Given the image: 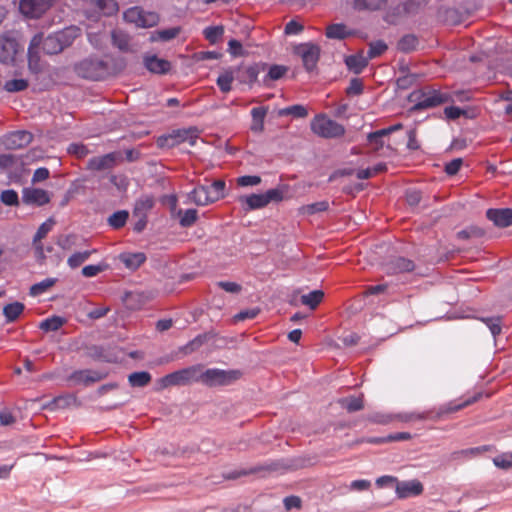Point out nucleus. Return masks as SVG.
I'll list each match as a JSON object with an SVG mask.
<instances>
[{
  "mask_svg": "<svg viewBox=\"0 0 512 512\" xmlns=\"http://www.w3.org/2000/svg\"><path fill=\"white\" fill-rule=\"evenodd\" d=\"M79 31V28L71 26L51 34L45 39H43L42 34H36L32 38L28 48L30 68H32L34 62L38 61V48L40 45H42V48L46 54H58L73 43V41L79 36Z\"/></svg>",
  "mask_w": 512,
  "mask_h": 512,
  "instance_id": "f257e3e1",
  "label": "nucleus"
},
{
  "mask_svg": "<svg viewBox=\"0 0 512 512\" xmlns=\"http://www.w3.org/2000/svg\"><path fill=\"white\" fill-rule=\"evenodd\" d=\"M74 71L82 78L98 81L111 76L112 67L99 57H87L75 64Z\"/></svg>",
  "mask_w": 512,
  "mask_h": 512,
  "instance_id": "f03ea898",
  "label": "nucleus"
},
{
  "mask_svg": "<svg viewBox=\"0 0 512 512\" xmlns=\"http://www.w3.org/2000/svg\"><path fill=\"white\" fill-rule=\"evenodd\" d=\"M409 100L415 102L412 111L429 109L453 101L449 94L434 89L414 91L410 94Z\"/></svg>",
  "mask_w": 512,
  "mask_h": 512,
  "instance_id": "7ed1b4c3",
  "label": "nucleus"
},
{
  "mask_svg": "<svg viewBox=\"0 0 512 512\" xmlns=\"http://www.w3.org/2000/svg\"><path fill=\"white\" fill-rule=\"evenodd\" d=\"M242 376L240 370H222L211 368L204 370V366L200 364L199 382L208 386H227L239 380Z\"/></svg>",
  "mask_w": 512,
  "mask_h": 512,
  "instance_id": "20e7f679",
  "label": "nucleus"
},
{
  "mask_svg": "<svg viewBox=\"0 0 512 512\" xmlns=\"http://www.w3.org/2000/svg\"><path fill=\"white\" fill-rule=\"evenodd\" d=\"M310 128L314 134L325 139L339 138L345 134L344 126L325 114L316 115L310 122Z\"/></svg>",
  "mask_w": 512,
  "mask_h": 512,
  "instance_id": "39448f33",
  "label": "nucleus"
},
{
  "mask_svg": "<svg viewBox=\"0 0 512 512\" xmlns=\"http://www.w3.org/2000/svg\"><path fill=\"white\" fill-rule=\"evenodd\" d=\"M200 364L192 365L161 378V385L163 387L169 386H186L194 382H199Z\"/></svg>",
  "mask_w": 512,
  "mask_h": 512,
  "instance_id": "423d86ee",
  "label": "nucleus"
},
{
  "mask_svg": "<svg viewBox=\"0 0 512 512\" xmlns=\"http://www.w3.org/2000/svg\"><path fill=\"white\" fill-rule=\"evenodd\" d=\"M197 137V128L178 129L168 135L160 136L157 139V145L160 148H172L185 141L194 145Z\"/></svg>",
  "mask_w": 512,
  "mask_h": 512,
  "instance_id": "0eeeda50",
  "label": "nucleus"
},
{
  "mask_svg": "<svg viewBox=\"0 0 512 512\" xmlns=\"http://www.w3.org/2000/svg\"><path fill=\"white\" fill-rule=\"evenodd\" d=\"M123 153L114 151L102 156H95L88 160L87 169L91 171H106L113 169L116 165L123 162Z\"/></svg>",
  "mask_w": 512,
  "mask_h": 512,
  "instance_id": "6e6552de",
  "label": "nucleus"
},
{
  "mask_svg": "<svg viewBox=\"0 0 512 512\" xmlns=\"http://www.w3.org/2000/svg\"><path fill=\"white\" fill-rule=\"evenodd\" d=\"M33 135L25 130L14 131L1 138V144L7 150L21 149L31 143Z\"/></svg>",
  "mask_w": 512,
  "mask_h": 512,
  "instance_id": "1a4fd4ad",
  "label": "nucleus"
},
{
  "mask_svg": "<svg viewBox=\"0 0 512 512\" xmlns=\"http://www.w3.org/2000/svg\"><path fill=\"white\" fill-rule=\"evenodd\" d=\"M55 0H21L20 12L30 18H39L52 5Z\"/></svg>",
  "mask_w": 512,
  "mask_h": 512,
  "instance_id": "9d476101",
  "label": "nucleus"
},
{
  "mask_svg": "<svg viewBox=\"0 0 512 512\" xmlns=\"http://www.w3.org/2000/svg\"><path fill=\"white\" fill-rule=\"evenodd\" d=\"M20 50V46L14 37L9 35L0 36V62L12 64Z\"/></svg>",
  "mask_w": 512,
  "mask_h": 512,
  "instance_id": "9b49d317",
  "label": "nucleus"
},
{
  "mask_svg": "<svg viewBox=\"0 0 512 512\" xmlns=\"http://www.w3.org/2000/svg\"><path fill=\"white\" fill-rule=\"evenodd\" d=\"M296 52L301 56L303 65L307 71H312L319 60L320 47L313 43L301 44L297 47Z\"/></svg>",
  "mask_w": 512,
  "mask_h": 512,
  "instance_id": "f8f14e48",
  "label": "nucleus"
},
{
  "mask_svg": "<svg viewBox=\"0 0 512 512\" xmlns=\"http://www.w3.org/2000/svg\"><path fill=\"white\" fill-rule=\"evenodd\" d=\"M266 64H253L250 66H240L234 71L236 79L241 83L253 84L261 71H264Z\"/></svg>",
  "mask_w": 512,
  "mask_h": 512,
  "instance_id": "ddd939ff",
  "label": "nucleus"
},
{
  "mask_svg": "<svg viewBox=\"0 0 512 512\" xmlns=\"http://www.w3.org/2000/svg\"><path fill=\"white\" fill-rule=\"evenodd\" d=\"M424 487L419 480L398 481L395 491L400 499L418 496L423 493Z\"/></svg>",
  "mask_w": 512,
  "mask_h": 512,
  "instance_id": "4468645a",
  "label": "nucleus"
},
{
  "mask_svg": "<svg viewBox=\"0 0 512 512\" xmlns=\"http://www.w3.org/2000/svg\"><path fill=\"white\" fill-rule=\"evenodd\" d=\"M22 201L28 205L42 206L50 201V196L43 189L27 187L23 189Z\"/></svg>",
  "mask_w": 512,
  "mask_h": 512,
  "instance_id": "2eb2a0df",
  "label": "nucleus"
},
{
  "mask_svg": "<svg viewBox=\"0 0 512 512\" xmlns=\"http://www.w3.org/2000/svg\"><path fill=\"white\" fill-rule=\"evenodd\" d=\"M385 272L389 275L399 273L412 272L415 269V264L412 260L405 257H394L384 265Z\"/></svg>",
  "mask_w": 512,
  "mask_h": 512,
  "instance_id": "dca6fc26",
  "label": "nucleus"
},
{
  "mask_svg": "<svg viewBox=\"0 0 512 512\" xmlns=\"http://www.w3.org/2000/svg\"><path fill=\"white\" fill-rule=\"evenodd\" d=\"M106 376V373L85 369L73 372L70 375L69 379L76 384L90 385L92 383L103 380L104 378H106Z\"/></svg>",
  "mask_w": 512,
  "mask_h": 512,
  "instance_id": "f3484780",
  "label": "nucleus"
},
{
  "mask_svg": "<svg viewBox=\"0 0 512 512\" xmlns=\"http://www.w3.org/2000/svg\"><path fill=\"white\" fill-rule=\"evenodd\" d=\"M486 217L500 228L508 227L512 224V209H488Z\"/></svg>",
  "mask_w": 512,
  "mask_h": 512,
  "instance_id": "a211bd4d",
  "label": "nucleus"
},
{
  "mask_svg": "<svg viewBox=\"0 0 512 512\" xmlns=\"http://www.w3.org/2000/svg\"><path fill=\"white\" fill-rule=\"evenodd\" d=\"M493 449L490 445H484L480 447H474V448H468V449H462L458 451L452 452L448 456V461H458L462 459H470L478 457L479 455L483 454L484 452H489Z\"/></svg>",
  "mask_w": 512,
  "mask_h": 512,
  "instance_id": "6ab92c4d",
  "label": "nucleus"
},
{
  "mask_svg": "<svg viewBox=\"0 0 512 512\" xmlns=\"http://www.w3.org/2000/svg\"><path fill=\"white\" fill-rule=\"evenodd\" d=\"M189 197L196 205L199 206H204L216 201V197L213 196L210 188L207 186L196 187L190 192Z\"/></svg>",
  "mask_w": 512,
  "mask_h": 512,
  "instance_id": "aec40b11",
  "label": "nucleus"
},
{
  "mask_svg": "<svg viewBox=\"0 0 512 512\" xmlns=\"http://www.w3.org/2000/svg\"><path fill=\"white\" fill-rule=\"evenodd\" d=\"M145 67L152 73L166 74L170 70V62L157 56H149L144 59Z\"/></svg>",
  "mask_w": 512,
  "mask_h": 512,
  "instance_id": "412c9836",
  "label": "nucleus"
},
{
  "mask_svg": "<svg viewBox=\"0 0 512 512\" xmlns=\"http://www.w3.org/2000/svg\"><path fill=\"white\" fill-rule=\"evenodd\" d=\"M119 260L130 270L138 269L145 261L146 255L142 252L136 253H121Z\"/></svg>",
  "mask_w": 512,
  "mask_h": 512,
  "instance_id": "4be33fe9",
  "label": "nucleus"
},
{
  "mask_svg": "<svg viewBox=\"0 0 512 512\" xmlns=\"http://www.w3.org/2000/svg\"><path fill=\"white\" fill-rule=\"evenodd\" d=\"M112 44L122 52H131V38L130 36L120 29L113 30L111 33Z\"/></svg>",
  "mask_w": 512,
  "mask_h": 512,
  "instance_id": "5701e85b",
  "label": "nucleus"
},
{
  "mask_svg": "<svg viewBox=\"0 0 512 512\" xmlns=\"http://www.w3.org/2000/svg\"><path fill=\"white\" fill-rule=\"evenodd\" d=\"M239 201L242 204L246 205V207L244 208V210L246 212L251 211V210L261 209V208L267 206L266 198H264L263 193L262 194H251L248 196H241V197H239Z\"/></svg>",
  "mask_w": 512,
  "mask_h": 512,
  "instance_id": "b1692460",
  "label": "nucleus"
},
{
  "mask_svg": "<svg viewBox=\"0 0 512 512\" xmlns=\"http://www.w3.org/2000/svg\"><path fill=\"white\" fill-rule=\"evenodd\" d=\"M267 107H256L251 111L252 124L251 130L253 132H262L264 130V119L267 115Z\"/></svg>",
  "mask_w": 512,
  "mask_h": 512,
  "instance_id": "393cba45",
  "label": "nucleus"
},
{
  "mask_svg": "<svg viewBox=\"0 0 512 512\" xmlns=\"http://www.w3.org/2000/svg\"><path fill=\"white\" fill-rule=\"evenodd\" d=\"M173 217L179 218L180 226L187 228L195 224L198 219V212L196 209H188L186 211L178 209Z\"/></svg>",
  "mask_w": 512,
  "mask_h": 512,
  "instance_id": "a878e982",
  "label": "nucleus"
},
{
  "mask_svg": "<svg viewBox=\"0 0 512 512\" xmlns=\"http://www.w3.org/2000/svg\"><path fill=\"white\" fill-rule=\"evenodd\" d=\"M386 0H353V8L357 11H375L386 6Z\"/></svg>",
  "mask_w": 512,
  "mask_h": 512,
  "instance_id": "bb28decb",
  "label": "nucleus"
},
{
  "mask_svg": "<svg viewBox=\"0 0 512 512\" xmlns=\"http://www.w3.org/2000/svg\"><path fill=\"white\" fill-rule=\"evenodd\" d=\"M76 401V398L72 394L61 395L53 398L51 401L44 405V408L49 410L64 409L70 406Z\"/></svg>",
  "mask_w": 512,
  "mask_h": 512,
  "instance_id": "cd10ccee",
  "label": "nucleus"
},
{
  "mask_svg": "<svg viewBox=\"0 0 512 512\" xmlns=\"http://www.w3.org/2000/svg\"><path fill=\"white\" fill-rule=\"evenodd\" d=\"M419 40L414 34H406L397 43V49L403 53H410L417 49Z\"/></svg>",
  "mask_w": 512,
  "mask_h": 512,
  "instance_id": "c85d7f7f",
  "label": "nucleus"
},
{
  "mask_svg": "<svg viewBox=\"0 0 512 512\" xmlns=\"http://www.w3.org/2000/svg\"><path fill=\"white\" fill-rule=\"evenodd\" d=\"M208 341V334H200L193 340L189 341L186 345L179 348V352L183 355H189L197 351L203 344Z\"/></svg>",
  "mask_w": 512,
  "mask_h": 512,
  "instance_id": "c756f323",
  "label": "nucleus"
},
{
  "mask_svg": "<svg viewBox=\"0 0 512 512\" xmlns=\"http://www.w3.org/2000/svg\"><path fill=\"white\" fill-rule=\"evenodd\" d=\"M345 63L351 71L359 74L368 65V59L362 55H351L346 57Z\"/></svg>",
  "mask_w": 512,
  "mask_h": 512,
  "instance_id": "7c9ffc66",
  "label": "nucleus"
},
{
  "mask_svg": "<svg viewBox=\"0 0 512 512\" xmlns=\"http://www.w3.org/2000/svg\"><path fill=\"white\" fill-rule=\"evenodd\" d=\"M338 403L342 408L346 409L350 413L360 411L364 407L362 397H345L339 399Z\"/></svg>",
  "mask_w": 512,
  "mask_h": 512,
  "instance_id": "2f4dec72",
  "label": "nucleus"
},
{
  "mask_svg": "<svg viewBox=\"0 0 512 512\" xmlns=\"http://www.w3.org/2000/svg\"><path fill=\"white\" fill-rule=\"evenodd\" d=\"M128 218H129L128 211L119 210L108 217L107 223L113 229L118 230L125 226Z\"/></svg>",
  "mask_w": 512,
  "mask_h": 512,
  "instance_id": "473e14b6",
  "label": "nucleus"
},
{
  "mask_svg": "<svg viewBox=\"0 0 512 512\" xmlns=\"http://www.w3.org/2000/svg\"><path fill=\"white\" fill-rule=\"evenodd\" d=\"M151 374L146 371L134 372L128 376L129 384L132 387H145L151 382Z\"/></svg>",
  "mask_w": 512,
  "mask_h": 512,
  "instance_id": "72a5a7b5",
  "label": "nucleus"
},
{
  "mask_svg": "<svg viewBox=\"0 0 512 512\" xmlns=\"http://www.w3.org/2000/svg\"><path fill=\"white\" fill-rule=\"evenodd\" d=\"M24 304L21 302H14L6 305L3 308V314L6 317L7 322L15 321L20 314L24 311Z\"/></svg>",
  "mask_w": 512,
  "mask_h": 512,
  "instance_id": "f704fd0d",
  "label": "nucleus"
},
{
  "mask_svg": "<svg viewBox=\"0 0 512 512\" xmlns=\"http://www.w3.org/2000/svg\"><path fill=\"white\" fill-rule=\"evenodd\" d=\"M234 79H236L235 73L232 69H229L217 78L216 83L223 93H228L232 89L231 84Z\"/></svg>",
  "mask_w": 512,
  "mask_h": 512,
  "instance_id": "c9c22d12",
  "label": "nucleus"
},
{
  "mask_svg": "<svg viewBox=\"0 0 512 512\" xmlns=\"http://www.w3.org/2000/svg\"><path fill=\"white\" fill-rule=\"evenodd\" d=\"M66 323V320L60 316H52L50 318H47L43 320L40 323V329L49 332V331H57L59 330L64 324Z\"/></svg>",
  "mask_w": 512,
  "mask_h": 512,
  "instance_id": "e433bc0d",
  "label": "nucleus"
},
{
  "mask_svg": "<svg viewBox=\"0 0 512 512\" xmlns=\"http://www.w3.org/2000/svg\"><path fill=\"white\" fill-rule=\"evenodd\" d=\"M180 33L179 27H171L168 29L157 30L151 35L152 41H169L174 39Z\"/></svg>",
  "mask_w": 512,
  "mask_h": 512,
  "instance_id": "4c0bfd02",
  "label": "nucleus"
},
{
  "mask_svg": "<svg viewBox=\"0 0 512 512\" xmlns=\"http://www.w3.org/2000/svg\"><path fill=\"white\" fill-rule=\"evenodd\" d=\"M154 206V199L150 196L139 198L134 206L133 215H146V212Z\"/></svg>",
  "mask_w": 512,
  "mask_h": 512,
  "instance_id": "58836bf2",
  "label": "nucleus"
},
{
  "mask_svg": "<svg viewBox=\"0 0 512 512\" xmlns=\"http://www.w3.org/2000/svg\"><path fill=\"white\" fill-rule=\"evenodd\" d=\"M324 293L321 290H314L309 294L302 295L301 302L303 305L308 306L310 309H315L322 301Z\"/></svg>",
  "mask_w": 512,
  "mask_h": 512,
  "instance_id": "ea45409f",
  "label": "nucleus"
},
{
  "mask_svg": "<svg viewBox=\"0 0 512 512\" xmlns=\"http://www.w3.org/2000/svg\"><path fill=\"white\" fill-rule=\"evenodd\" d=\"M96 251V249H92L83 252H76L68 258L67 263L72 269L78 268Z\"/></svg>",
  "mask_w": 512,
  "mask_h": 512,
  "instance_id": "a19ab883",
  "label": "nucleus"
},
{
  "mask_svg": "<svg viewBox=\"0 0 512 512\" xmlns=\"http://www.w3.org/2000/svg\"><path fill=\"white\" fill-rule=\"evenodd\" d=\"M328 207L329 203L327 201H320L300 207L299 212L304 215H313L319 212L326 211Z\"/></svg>",
  "mask_w": 512,
  "mask_h": 512,
  "instance_id": "79ce46f5",
  "label": "nucleus"
},
{
  "mask_svg": "<svg viewBox=\"0 0 512 512\" xmlns=\"http://www.w3.org/2000/svg\"><path fill=\"white\" fill-rule=\"evenodd\" d=\"M56 282H57L56 278H46L43 281L32 285L30 288V294L32 296L41 295L42 293L46 292L51 287H53Z\"/></svg>",
  "mask_w": 512,
  "mask_h": 512,
  "instance_id": "37998d69",
  "label": "nucleus"
},
{
  "mask_svg": "<svg viewBox=\"0 0 512 512\" xmlns=\"http://www.w3.org/2000/svg\"><path fill=\"white\" fill-rule=\"evenodd\" d=\"M279 116L291 115L295 118H305L308 115L307 109L302 105H292L279 110Z\"/></svg>",
  "mask_w": 512,
  "mask_h": 512,
  "instance_id": "c03bdc74",
  "label": "nucleus"
},
{
  "mask_svg": "<svg viewBox=\"0 0 512 512\" xmlns=\"http://www.w3.org/2000/svg\"><path fill=\"white\" fill-rule=\"evenodd\" d=\"M96 7L104 15H112L118 11V4L115 0H95Z\"/></svg>",
  "mask_w": 512,
  "mask_h": 512,
  "instance_id": "a18cd8bd",
  "label": "nucleus"
},
{
  "mask_svg": "<svg viewBox=\"0 0 512 512\" xmlns=\"http://www.w3.org/2000/svg\"><path fill=\"white\" fill-rule=\"evenodd\" d=\"M28 86H29V83L25 79H13V80L6 81L3 88L5 91H7L9 93H16V92H21V91L26 90L28 88Z\"/></svg>",
  "mask_w": 512,
  "mask_h": 512,
  "instance_id": "49530a36",
  "label": "nucleus"
},
{
  "mask_svg": "<svg viewBox=\"0 0 512 512\" xmlns=\"http://www.w3.org/2000/svg\"><path fill=\"white\" fill-rule=\"evenodd\" d=\"M84 355L86 357H89L93 360L99 361V360H105L106 357L104 354V348L99 345H85L83 347Z\"/></svg>",
  "mask_w": 512,
  "mask_h": 512,
  "instance_id": "de8ad7c7",
  "label": "nucleus"
},
{
  "mask_svg": "<svg viewBox=\"0 0 512 512\" xmlns=\"http://www.w3.org/2000/svg\"><path fill=\"white\" fill-rule=\"evenodd\" d=\"M387 49H388L387 44L382 40L371 42V43H369V50H368L366 58L369 61L370 59H373V58H376V57L382 55Z\"/></svg>",
  "mask_w": 512,
  "mask_h": 512,
  "instance_id": "09e8293b",
  "label": "nucleus"
},
{
  "mask_svg": "<svg viewBox=\"0 0 512 512\" xmlns=\"http://www.w3.org/2000/svg\"><path fill=\"white\" fill-rule=\"evenodd\" d=\"M348 33L344 24H332L326 29V36L332 39H344Z\"/></svg>",
  "mask_w": 512,
  "mask_h": 512,
  "instance_id": "8fccbe9b",
  "label": "nucleus"
},
{
  "mask_svg": "<svg viewBox=\"0 0 512 512\" xmlns=\"http://www.w3.org/2000/svg\"><path fill=\"white\" fill-rule=\"evenodd\" d=\"M485 231L477 226H470L466 229H463L457 233V237L462 240H466L469 238H480L484 236Z\"/></svg>",
  "mask_w": 512,
  "mask_h": 512,
  "instance_id": "3c124183",
  "label": "nucleus"
},
{
  "mask_svg": "<svg viewBox=\"0 0 512 512\" xmlns=\"http://www.w3.org/2000/svg\"><path fill=\"white\" fill-rule=\"evenodd\" d=\"M287 72V67L282 65H272L269 67L268 73L266 77L264 78V84L267 85L269 80L275 81L279 80L284 76V74Z\"/></svg>",
  "mask_w": 512,
  "mask_h": 512,
  "instance_id": "603ef678",
  "label": "nucleus"
},
{
  "mask_svg": "<svg viewBox=\"0 0 512 512\" xmlns=\"http://www.w3.org/2000/svg\"><path fill=\"white\" fill-rule=\"evenodd\" d=\"M55 224V221L53 218H49L46 222H44L43 224L40 225V227L38 228L35 236H34V239H33V242L34 244H36L37 242L41 241L43 238L46 237V235L51 231V229L53 228Z\"/></svg>",
  "mask_w": 512,
  "mask_h": 512,
  "instance_id": "864d4df0",
  "label": "nucleus"
},
{
  "mask_svg": "<svg viewBox=\"0 0 512 512\" xmlns=\"http://www.w3.org/2000/svg\"><path fill=\"white\" fill-rule=\"evenodd\" d=\"M144 294L137 292H128L125 295L124 300L131 309H137L144 302Z\"/></svg>",
  "mask_w": 512,
  "mask_h": 512,
  "instance_id": "5fc2aeb1",
  "label": "nucleus"
},
{
  "mask_svg": "<svg viewBox=\"0 0 512 512\" xmlns=\"http://www.w3.org/2000/svg\"><path fill=\"white\" fill-rule=\"evenodd\" d=\"M411 439V434L408 432H398L395 434H391L385 438H373L369 442L371 443H384V442H392V441H403Z\"/></svg>",
  "mask_w": 512,
  "mask_h": 512,
  "instance_id": "6e6d98bb",
  "label": "nucleus"
},
{
  "mask_svg": "<svg viewBox=\"0 0 512 512\" xmlns=\"http://www.w3.org/2000/svg\"><path fill=\"white\" fill-rule=\"evenodd\" d=\"M141 17H143L142 9L139 7L130 8L124 13V19L127 22L135 23L138 27H140Z\"/></svg>",
  "mask_w": 512,
  "mask_h": 512,
  "instance_id": "4d7b16f0",
  "label": "nucleus"
},
{
  "mask_svg": "<svg viewBox=\"0 0 512 512\" xmlns=\"http://www.w3.org/2000/svg\"><path fill=\"white\" fill-rule=\"evenodd\" d=\"M223 33H224V29L222 26L207 27L204 30L205 38L210 43H216L218 41V39L223 35Z\"/></svg>",
  "mask_w": 512,
  "mask_h": 512,
  "instance_id": "13d9d810",
  "label": "nucleus"
},
{
  "mask_svg": "<svg viewBox=\"0 0 512 512\" xmlns=\"http://www.w3.org/2000/svg\"><path fill=\"white\" fill-rule=\"evenodd\" d=\"M482 321L488 326L494 337L501 333V317L482 318Z\"/></svg>",
  "mask_w": 512,
  "mask_h": 512,
  "instance_id": "bf43d9fd",
  "label": "nucleus"
},
{
  "mask_svg": "<svg viewBox=\"0 0 512 512\" xmlns=\"http://www.w3.org/2000/svg\"><path fill=\"white\" fill-rule=\"evenodd\" d=\"M140 27L147 28L155 26L159 21V16L155 12L142 10Z\"/></svg>",
  "mask_w": 512,
  "mask_h": 512,
  "instance_id": "052dcab7",
  "label": "nucleus"
},
{
  "mask_svg": "<svg viewBox=\"0 0 512 512\" xmlns=\"http://www.w3.org/2000/svg\"><path fill=\"white\" fill-rule=\"evenodd\" d=\"M0 199L5 205L16 206L19 204L18 194L14 190L2 191Z\"/></svg>",
  "mask_w": 512,
  "mask_h": 512,
  "instance_id": "680f3d73",
  "label": "nucleus"
},
{
  "mask_svg": "<svg viewBox=\"0 0 512 512\" xmlns=\"http://www.w3.org/2000/svg\"><path fill=\"white\" fill-rule=\"evenodd\" d=\"M495 466L501 469L512 468V453H503L493 459Z\"/></svg>",
  "mask_w": 512,
  "mask_h": 512,
  "instance_id": "e2e57ef3",
  "label": "nucleus"
},
{
  "mask_svg": "<svg viewBox=\"0 0 512 512\" xmlns=\"http://www.w3.org/2000/svg\"><path fill=\"white\" fill-rule=\"evenodd\" d=\"M385 134H381L380 130L369 133L367 136V140L369 144H371L374 147V150H379L384 146L383 138L385 137Z\"/></svg>",
  "mask_w": 512,
  "mask_h": 512,
  "instance_id": "0e129e2a",
  "label": "nucleus"
},
{
  "mask_svg": "<svg viewBox=\"0 0 512 512\" xmlns=\"http://www.w3.org/2000/svg\"><path fill=\"white\" fill-rule=\"evenodd\" d=\"M417 80L416 74L406 73L397 79V86L399 89L406 90L410 88Z\"/></svg>",
  "mask_w": 512,
  "mask_h": 512,
  "instance_id": "69168bd1",
  "label": "nucleus"
},
{
  "mask_svg": "<svg viewBox=\"0 0 512 512\" xmlns=\"http://www.w3.org/2000/svg\"><path fill=\"white\" fill-rule=\"evenodd\" d=\"M77 236L74 234L61 235L58 238L57 245L64 250H70L76 245Z\"/></svg>",
  "mask_w": 512,
  "mask_h": 512,
  "instance_id": "338daca9",
  "label": "nucleus"
},
{
  "mask_svg": "<svg viewBox=\"0 0 512 512\" xmlns=\"http://www.w3.org/2000/svg\"><path fill=\"white\" fill-rule=\"evenodd\" d=\"M68 152L78 158H83L89 154V149L84 144L72 143L68 147Z\"/></svg>",
  "mask_w": 512,
  "mask_h": 512,
  "instance_id": "774afa93",
  "label": "nucleus"
}]
</instances>
